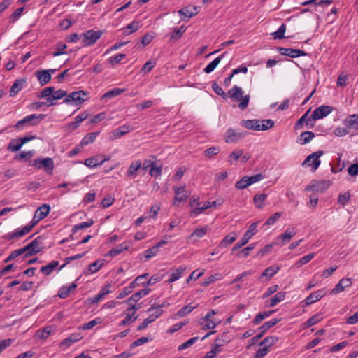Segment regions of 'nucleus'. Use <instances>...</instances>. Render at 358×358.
<instances>
[{"instance_id": "obj_1", "label": "nucleus", "mask_w": 358, "mask_h": 358, "mask_svg": "<svg viewBox=\"0 0 358 358\" xmlns=\"http://www.w3.org/2000/svg\"><path fill=\"white\" fill-rule=\"evenodd\" d=\"M243 93L242 88L237 85H234L228 92V96L231 99L239 102L238 108L241 110H245L248 107L250 99L249 94L243 96Z\"/></svg>"}, {"instance_id": "obj_2", "label": "nucleus", "mask_w": 358, "mask_h": 358, "mask_svg": "<svg viewBox=\"0 0 358 358\" xmlns=\"http://www.w3.org/2000/svg\"><path fill=\"white\" fill-rule=\"evenodd\" d=\"M88 99L87 93L83 91H74L67 94L63 102L66 104L79 106Z\"/></svg>"}, {"instance_id": "obj_3", "label": "nucleus", "mask_w": 358, "mask_h": 358, "mask_svg": "<svg viewBox=\"0 0 358 358\" xmlns=\"http://www.w3.org/2000/svg\"><path fill=\"white\" fill-rule=\"evenodd\" d=\"M324 152L319 150L309 155L303 162L301 166L303 167H310L311 171L315 172L321 164L320 157L322 156Z\"/></svg>"}, {"instance_id": "obj_4", "label": "nucleus", "mask_w": 358, "mask_h": 358, "mask_svg": "<svg viewBox=\"0 0 358 358\" xmlns=\"http://www.w3.org/2000/svg\"><path fill=\"white\" fill-rule=\"evenodd\" d=\"M43 238L38 236L30 243L24 246L23 248L25 252V257L34 255L38 253L43 248Z\"/></svg>"}, {"instance_id": "obj_5", "label": "nucleus", "mask_w": 358, "mask_h": 358, "mask_svg": "<svg viewBox=\"0 0 358 358\" xmlns=\"http://www.w3.org/2000/svg\"><path fill=\"white\" fill-rule=\"evenodd\" d=\"M257 222H253L252 224L250 225L248 229L245 233L241 241L238 243H236L232 248V252L234 251L238 250L242 246L245 245L248 243L250 239L257 232Z\"/></svg>"}, {"instance_id": "obj_6", "label": "nucleus", "mask_w": 358, "mask_h": 358, "mask_svg": "<svg viewBox=\"0 0 358 358\" xmlns=\"http://www.w3.org/2000/svg\"><path fill=\"white\" fill-rule=\"evenodd\" d=\"M101 36L102 32L101 31H94L93 29L88 30L81 34L80 36L82 38L83 45L86 47L94 44Z\"/></svg>"}, {"instance_id": "obj_7", "label": "nucleus", "mask_w": 358, "mask_h": 358, "mask_svg": "<svg viewBox=\"0 0 358 358\" xmlns=\"http://www.w3.org/2000/svg\"><path fill=\"white\" fill-rule=\"evenodd\" d=\"M264 176L262 173H258L249 177L244 176L236 182L235 187L238 189H244L250 185L262 180Z\"/></svg>"}, {"instance_id": "obj_8", "label": "nucleus", "mask_w": 358, "mask_h": 358, "mask_svg": "<svg viewBox=\"0 0 358 358\" xmlns=\"http://www.w3.org/2000/svg\"><path fill=\"white\" fill-rule=\"evenodd\" d=\"M45 115L43 114H32L18 121L15 127L16 129L22 128L24 125H36L38 124L44 117Z\"/></svg>"}, {"instance_id": "obj_9", "label": "nucleus", "mask_w": 358, "mask_h": 358, "mask_svg": "<svg viewBox=\"0 0 358 358\" xmlns=\"http://www.w3.org/2000/svg\"><path fill=\"white\" fill-rule=\"evenodd\" d=\"M32 166L37 169H43L48 174H52L54 169V162L52 158L36 159Z\"/></svg>"}, {"instance_id": "obj_10", "label": "nucleus", "mask_w": 358, "mask_h": 358, "mask_svg": "<svg viewBox=\"0 0 358 358\" xmlns=\"http://www.w3.org/2000/svg\"><path fill=\"white\" fill-rule=\"evenodd\" d=\"M248 133L247 131H236L234 129H229L225 133L224 141L226 143H236L244 138Z\"/></svg>"}, {"instance_id": "obj_11", "label": "nucleus", "mask_w": 358, "mask_h": 358, "mask_svg": "<svg viewBox=\"0 0 358 358\" xmlns=\"http://www.w3.org/2000/svg\"><path fill=\"white\" fill-rule=\"evenodd\" d=\"M330 186L329 181L327 180H312L311 182L305 188L306 191H315L323 192Z\"/></svg>"}, {"instance_id": "obj_12", "label": "nucleus", "mask_w": 358, "mask_h": 358, "mask_svg": "<svg viewBox=\"0 0 358 358\" xmlns=\"http://www.w3.org/2000/svg\"><path fill=\"white\" fill-rule=\"evenodd\" d=\"M215 315H205L200 320V324L203 329H214L218 324L220 323V320H217L213 317Z\"/></svg>"}, {"instance_id": "obj_13", "label": "nucleus", "mask_w": 358, "mask_h": 358, "mask_svg": "<svg viewBox=\"0 0 358 358\" xmlns=\"http://www.w3.org/2000/svg\"><path fill=\"white\" fill-rule=\"evenodd\" d=\"M83 338V336L79 331L73 333L68 338L62 341L59 346L62 350H65L73 343L81 340Z\"/></svg>"}, {"instance_id": "obj_14", "label": "nucleus", "mask_w": 358, "mask_h": 358, "mask_svg": "<svg viewBox=\"0 0 358 358\" xmlns=\"http://www.w3.org/2000/svg\"><path fill=\"white\" fill-rule=\"evenodd\" d=\"M297 230L295 227L287 228L283 234L278 236L277 243L281 245H284L289 243L291 239L296 235Z\"/></svg>"}, {"instance_id": "obj_15", "label": "nucleus", "mask_w": 358, "mask_h": 358, "mask_svg": "<svg viewBox=\"0 0 358 358\" xmlns=\"http://www.w3.org/2000/svg\"><path fill=\"white\" fill-rule=\"evenodd\" d=\"M334 110V108L329 106L322 105L316 108L312 113V119H322L327 117Z\"/></svg>"}, {"instance_id": "obj_16", "label": "nucleus", "mask_w": 358, "mask_h": 358, "mask_svg": "<svg viewBox=\"0 0 358 358\" xmlns=\"http://www.w3.org/2000/svg\"><path fill=\"white\" fill-rule=\"evenodd\" d=\"M278 51L282 55L289 56L292 58H296L300 56H306L307 53L299 49L278 48Z\"/></svg>"}, {"instance_id": "obj_17", "label": "nucleus", "mask_w": 358, "mask_h": 358, "mask_svg": "<svg viewBox=\"0 0 358 358\" xmlns=\"http://www.w3.org/2000/svg\"><path fill=\"white\" fill-rule=\"evenodd\" d=\"M200 8L196 6H187L178 11L180 15H183L187 19H189L199 13Z\"/></svg>"}, {"instance_id": "obj_18", "label": "nucleus", "mask_w": 358, "mask_h": 358, "mask_svg": "<svg viewBox=\"0 0 358 358\" xmlns=\"http://www.w3.org/2000/svg\"><path fill=\"white\" fill-rule=\"evenodd\" d=\"M141 165L142 162L141 160L133 161L129 166L126 176L128 178L134 179L138 175V171L141 169Z\"/></svg>"}, {"instance_id": "obj_19", "label": "nucleus", "mask_w": 358, "mask_h": 358, "mask_svg": "<svg viewBox=\"0 0 358 358\" xmlns=\"http://www.w3.org/2000/svg\"><path fill=\"white\" fill-rule=\"evenodd\" d=\"M30 231V227L24 226L22 229L17 228L13 232L8 233L5 238L10 241L14 238H19L27 234Z\"/></svg>"}, {"instance_id": "obj_20", "label": "nucleus", "mask_w": 358, "mask_h": 358, "mask_svg": "<svg viewBox=\"0 0 358 358\" xmlns=\"http://www.w3.org/2000/svg\"><path fill=\"white\" fill-rule=\"evenodd\" d=\"M326 294L327 292L324 289H321L311 293L308 296L306 297L305 300L306 305H310L319 301L320 299L324 296Z\"/></svg>"}, {"instance_id": "obj_21", "label": "nucleus", "mask_w": 358, "mask_h": 358, "mask_svg": "<svg viewBox=\"0 0 358 358\" xmlns=\"http://www.w3.org/2000/svg\"><path fill=\"white\" fill-rule=\"evenodd\" d=\"M175 198L174 201L182 202L185 201L189 196V193L185 189V186L180 187H175Z\"/></svg>"}, {"instance_id": "obj_22", "label": "nucleus", "mask_w": 358, "mask_h": 358, "mask_svg": "<svg viewBox=\"0 0 358 358\" xmlns=\"http://www.w3.org/2000/svg\"><path fill=\"white\" fill-rule=\"evenodd\" d=\"M240 124L248 129L260 131V121L258 120H243L240 122Z\"/></svg>"}, {"instance_id": "obj_23", "label": "nucleus", "mask_w": 358, "mask_h": 358, "mask_svg": "<svg viewBox=\"0 0 358 358\" xmlns=\"http://www.w3.org/2000/svg\"><path fill=\"white\" fill-rule=\"evenodd\" d=\"M343 124L348 129H355L358 130V114L348 115L343 120Z\"/></svg>"}, {"instance_id": "obj_24", "label": "nucleus", "mask_w": 358, "mask_h": 358, "mask_svg": "<svg viewBox=\"0 0 358 358\" xmlns=\"http://www.w3.org/2000/svg\"><path fill=\"white\" fill-rule=\"evenodd\" d=\"M352 281L350 278H343L336 285V287L331 290V294H338L345 290L346 287H350Z\"/></svg>"}, {"instance_id": "obj_25", "label": "nucleus", "mask_w": 358, "mask_h": 358, "mask_svg": "<svg viewBox=\"0 0 358 358\" xmlns=\"http://www.w3.org/2000/svg\"><path fill=\"white\" fill-rule=\"evenodd\" d=\"M35 75L42 86L48 83L51 80L50 73L45 70H38L35 72Z\"/></svg>"}, {"instance_id": "obj_26", "label": "nucleus", "mask_w": 358, "mask_h": 358, "mask_svg": "<svg viewBox=\"0 0 358 358\" xmlns=\"http://www.w3.org/2000/svg\"><path fill=\"white\" fill-rule=\"evenodd\" d=\"M217 204L216 201H208L206 203H204L203 206H201L200 203H198V206L193 210L190 212V215L192 216H196L201 213L203 212V210L208 209L211 207H215Z\"/></svg>"}, {"instance_id": "obj_27", "label": "nucleus", "mask_w": 358, "mask_h": 358, "mask_svg": "<svg viewBox=\"0 0 358 358\" xmlns=\"http://www.w3.org/2000/svg\"><path fill=\"white\" fill-rule=\"evenodd\" d=\"M25 84V79L16 80L10 89V96L11 97L15 96L22 89Z\"/></svg>"}, {"instance_id": "obj_28", "label": "nucleus", "mask_w": 358, "mask_h": 358, "mask_svg": "<svg viewBox=\"0 0 358 358\" xmlns=\"http://www.w3.org/2000/svg\"><path fill=\"white\" fill-rule=\"evenodd\" d=\"M50 206L48 204H43L35 212L36 217L38 220H42L50 213Z\"/></svg>"}, {"instance_id": "obj_29", "label": "nucleus", "mask_w": 358, "mask_h": 358, "mask_svg": "<svg viewBox=\"0 0 358 358\" xmlns=\"http://www.w3.org/2000/svg\"><path fill=\"white\" fill-rule=\"evenodd\" d=\"M237 238V234L235 232H231L227 234L219 243L218 248H224L231 244L234 241H236Z\"/></svg>"}, {"instance_id": "obj_30", "label": "nucleus", "mask_w": 358, "mask_h": 358, "mask_svg": "<svg viewBox=\"0 0 358 358\" xmlns=\"http://www.w3.org/2000/svg\"><path fill=\"white\" fill-rule=\"evenodd\" d=\"M77 287V285L74 282L71 283L69 285H64L61 287L58 292V296L62 299L66 298L70 292L74 290Z\"/></svg>"}, {"instance_id": "obj_31", "label": "nucleus", "mask_w": 358, "mask_h": 358, "mask_svg": "<svg viewBox=\"0 0 358 358\" xmlns=\"http://www.w3.org/2000/svg\"><path fill=\"white\" fill-rule=\"evenodd\" d=\"M227 54V52H224L222 55H220L219 57H216L213 61H212L210 63H209L203 69V71L206 73H210L213 72L219 63L221 62L222 58L224 57V55Z\"/></svg>"}, {"instance_id": "obj_32", "label": "nucleus", "mask_w": 358, "mask_h": 358, "mask_svg": "<svg viewBox=\"0 0 358 358\" xmlns=\"http://www.w3.org/2000/svg\"><path fill=\"white\" fill-rule=\"evenodd\" d=\"M130 131V126L129 125H122L115 129L113 133V138L118 139L122 137L123 135L129 133Z\"/></svg>"}, {"instance_id": "obj_33", "label": "nucleus", "mask_w": 358, "mask_h": 358, "mask_svg": "<svg viewBox=\"0 0 358 358\" xmlns=\"http://www.w3.org/2000/svg\"><path fill=\"white\" fill-rule=\"evenodd\" d=\"M315 137V134L312 131H304L302 132L298 140L297 143L301 145H304L308 143H309L310 141H312Z\"/></svg>"}, {"instance_id": "obj_34", "label": "nucleus", "mask_w": 358, "mask_h": 358, "mask_svg": "<svg viewBox=\"0 0 358 358\" xmlns=\"http://www.w3.org/2000/svg\"><path fill=\"white\" fill-rule=\"evenodd\" d=\"M186 270V267L184 266H180L178 268L172 271L171 273V278L169 279V282H173L178 279H180L182 276V273Z\"/></svg>"}, {"instance_id": "obj_35", "label": "nucleus", "mask_w": 358, "mask_h": 358, "mask_svg": "<svg viewBox=\"0 0 358 358\" xmlns=\"http://www.w3.org/2000/svg\"><path fill=\"white\" fill-rule=\"evenodd\" d=\"M98 134L99 132H92L87 134L80 141V147L83 148L85 145L92 143L95 141Z\"/></svg>"}, {"instance_id": "obj_36", "label": "nucleus", "mask_w": 358, "mask_h": 358, "mask_svg": "<svg viewBox=\"0 0 358 358\" xmlns=\"http://www.w3.org/2000/svg\"><path fill=\"white\" fill-rule=\"evenodd\" d=\"M59 266L58 261H52L48 265L42 266L41 268V272L43 273L45 275H49L52 273L53 270Z\"/></svg>"}, {"instance_id": "obj_37", "label": "nucleus", "mask_w": 358, "mask_h": 358, "mask_svg": "<svg viewBox=\"0 0 358 358\" xmlns=\"http://www.w3.org/2000/svg\"><path fill=\"white\" fill-rule=\"evenodd\" d=\"M280 270L279 266H271L268 267L266 269H265L263 273H262L259 278H262L263 277H268L269 279L271 278L275 274H276L278 271Z\"/></svg>"}, {"instance_id": "obj_38", "label": "nucleus", "mask_w": 358, "mask_h": 358, "mask_svg": "<svg viewBox=\"0 0 358 358\" xmlns=\"http://www.w3.org/2000/svg\"><path fill=\"white\" fill-rule=\"evenodd\" d=\"M150 289L148 288H144L134 294L129 299V301L137 302L143 296H145L150 292Z\"/></svg>"}, {"instance_id": "obj_39", "label": "nucleus", "mask_w": 358, "mask_h": 358, "mask_svg": "<svg viewBox=\"0 0 358 358\" xmlns=\"http://www.w3.org/2000/svg\"><path fill=\"white\" fill-rule=\"evenodd\" d=\"M208 227L207 226L200 228H196L194 230V231L189 235L187 238L188 239H191L196 236L198 238L203 237L207 231H208Z\"/></svg>"}, {"instance_id": "obj_40", "label": "nucleus", "mask_w": 358, "mask_h": 358, "mask_svg": "<svg viewBox=\"0 0 358 358\" xmlns=\"http://www.w3.org/2000/svg\"><path fill=\"white\" fill-rule=\"evenodd\" d=\"M138 29L139 22L136 21H133L132 22L129 24L125 28L123 29V34L127 36L136 31Z\"/></svg>"}, {"instance_id": "obj_41", "label": "nucleus", "mask_w": 358, "mask_h": 358, "mask_svg": "<svg viewBox=\"0 0 358 358\" xmlns=\"http://www.w3.org/2000/svg\"><path fill=\"white\" fill-rule=\"evenodd\" d=\"M128 248V245L124 243L119 244L115 248L111 249L108 252V255L113 257H116L118 255H120L123 250H127Z\"/></svg>"}, {"instance_id": "obj_42", "label": "nucleus", "mask_w": 358, "mask_h": 358, "mask_svg": "<svg viewBox=\"0 0 358 358\" xmlns=\"http://www.w3.org/2000/svg\"><path fill=\"white\" fill-rule=\"evenodd\" d=\"M124 89L113 88V90L106 92L101 97V99H110L117 96H119L124 92Z\"/></svg>"}, {"instance_id": "obj_43", "label": "nucleus", "mask_w": 358, "mask_h": 358, "mask_svg": "<svg viewBox=\"0 0 358 358\" xmlns=\"http://www.w3.org/2000/svg\"><path fill=\"white\" fill-rule=\"evenodd\" d=\"M285 298V292H278L270 299L269 306L273 307L280 301H283Z\"/></svg>"}, {"instance_id": "obj_44", "label": "nucleus", "mask_w": 358, "mask_h": 358, "mask_svg": "<svg viewBox=\"0 0 358 358\" xmlns=\"http://www.w3.org/2000/svg\"><path fill=\"white\" fill-rule=\"evenodd\" d=\"M315 257V253L311 252L308 254L307 255L303 257L299 260H298L294 266L296 268H301L302 266L305 265L306 264L308 263L313 257Z\"/></svg>"}, {"instance_id": "obj_45", "label": "nucleus", "mask_w": 358, "mask_h": 358, "mask_svg": "<svg viewBox=\"0 0 358 358\" xmlns=\"http://www.w3.org/2000/svg\"><path fill=\"white\" fill-rule=\"evenodd\" d=\"M266 198L267 194H255L253 198V201L259 209H262L263 208V202Z\"/></svg>"}, {"instance_id": "obj_46", "label": "nucleus", "mask_w": 358, "mask_h": 358, "mask_svg": "<svg viewBox=\"0 0 358 358\" xmlns=\"http://www.w3.org/2000/svg\"><path fill=\"white\" fill-rule=\"evenodd\" d=\"M107 159H105L101 162H98L97 159L96 157H90L85 159L84 164L85 166L90 167V168H94L97 166L103 164V163L106 161Z\"/></svg>"}, {"instance_id": "obj_47", "label": "nucleus", "mask_w": 358, "mask_h": 358, "mask_svg": "<svg viewBox=\"0 0 358 358\" xmlns=\"http://www.w3.org/2000/svg\"><path fill=\"white\" fill-rule=\"evenodd\" d=\"M280 320L274 318L268 322H265L262 326L258 328L257 331H262V333H266L270 328L275 326Z\"/></svg>"}, {"instance_id": "obj_48", "label": "nucleus", "mask_w": 358, "mask_h": 358, "mask_svg": "<svg viewBox=\"0 0 358 358\" xmlns=\"http://www.w3.org/2000/svg\"><path fill=\"white\" fill-rule=\"evenodd\" d=\"M94 224V221L92 220H89L87 222H83L76 224L73 226L72 229L73 233H76L80 229H86L90 227Z\"/></svg>"}, {"instance_id": "obj_49", "label": "nucleus", "mask_w": 358, "mask_h": 358, "mask_svg": "<svg viewBox=\"0 0 358 358\" xmlns=\"http://www.w3.org/2000/svg\"><path fill=\"white\" fill-rule=\"evenodd\" d=\"M101 322V318H99V317L96 318V319L91 320L89 322L85 323L82 326L79 327L78 330L90 329Z\"/></svg>"}, {"instance_id": "obj_50", "label": "nucleus", "mask_w": 358, "mask_h": 358, "mask_svg": "<svg viewBox=\"0 0 358 358\" xmlns=\"http://www.w3.org/2000/svg\"><path fill=\"white\" fill-rule=\"evenodd\" d=\"M222 351V345L215 344L210 351L206 353L205 358H215L216 355Z\"/></svg>"}, {"instance_id": "obj_51", "label": "nucleus", "mask_w": 358, "mask_h": 358, "mask_svg": "<svg viewBox=\"0 0 358 358\" xmlns=\"http://www.w3.org/2000/svg\"><path fill=\"white\" fill-rule=\"evenodd\" d=\"M278 341V338L276 336H268L265 338L260 343L259 345H264L267 346L268 348H269L271 346L274 345L275 343H277Z\"/></svg>"}, {"instance_id": "obj_52", "label": "nucleus", "mask_w": 358, "mask_h": 358, "mask_svg": "<svg viewBox=\"0 0 358 358\" xmlns=\"http://www.w3.org/2000/svg\"><path fill=\"white\" fill-rule=\"evenodd\" d=\"M162 171V166L160 164L159 166H157L156 164V162L154 163V164L152 166V167L150 169L149 174L152 177H158L161 176Z\"/></svg>"}, {"instance_id": "obj_53", "label": "nucleus", "mask_w": 358, "mask_h": 358, "mask_svg": "<svg viewBox=\"0 0 358 358\" xmlns=\"http://www.w3.org/2000/svg\"><path fill=\"white\" fill-rule=\"evenodd\" d=\"M159 315H150L148 318L143 320V322L138 327L137 329L140 331L145 329L149 324L155 321V319H157Z\"/></svg>"}, {"instance_id": "obj_54", "label": "nucleus", "mask_w": 358, "mask_h": 358, "mask_svg": "<svg viewBox=\"0 0 358 358\" xmlns=\"http://www.w3.org/2000/svg\"><path fill=\"white\" fill-rule=\"evenodd\" d=\"M22 143L21 141L18 140L12 141L8 145L7 149L10 152H17L18 151L22 146Z\"/></svg>"}, {"instance_id": "obj_55", "label": "nucleus", "mask_w": 358, "mask_h": 358, "mask_svg": "<svg viewBox=\"0 0 358 358\" xmlns=\"http://www.w3.org/2000/svg\"><path fill=\"white\" fill-rule=\"evenodd\" d=\"M255 248V243H251L243 250L238 252L237 256L238 257H247L250 255V252Z\"/></svg>"}, {"instance_id": "obj_56", "label": "nucleus", "mask_w": 358, "mask_h": 358, "mask_svg": "<svg viewBox=\"0 0 358 358\" xmlns=\"http://www.w3.org/2000/svg\"><path fill=\"white\" fill-rule=\"evenodd\" d=\"M274 126V122L272 120H262L260 121V131H266Z\"/></svg>"}, {"instance_id": "obj_57", "label": "nucleus", "mask_w": 358, "mask_h": 358, "mask_svg": "<svg viewBox=\"0 0 358 358\" xmlns=\"http://www.w3.org/2000/svg\"><path fill=\"white\" fill-rule=\"evenodd\" d=\"M285 31L286 25L285 24H282L278 29L275 32L273 33L272 35L273 36L274 38L282 39L285 37Z\"/></svg>"}, {"instance_id": "obj_58", "label": "nucleus", "mask_w": 358, "mask_h": 358, "mask_svg": "<svg viewBox=\"0 0 358 358\" xmlns=\"http://www.w3.org/2000/svg\"><path fill=\"white\" fill-rule=\"evenodd\" d=\"M125 57H126L125 54L120 53L114 57H110L108 60L110 64L114 66V65L119 64Z\"/></svg>"}, {"instance_id": "obj_59", "label": "nucleus", "mask_w": 358, "mask_h": 358, "mask_svg": "<svg viewBox=\"0 0 358 358\" xmlns=\"http://www.w3.org/2000/svg\"><path fill=\"white\" fill-rule=\"evenodd\" d=\"M23 10V8L16 9L9 17V22L10 23L15 22L22 15Z\"/></svg>"}, {"instance_id": "obj_60", "label": "nucleus", "mask_w": 358, "mask_h": 358, "mask_svg": "<svg viewBox=\"0 0 358 358\" xmlns=\"http://www.w3.org/2000/svg\"><path fill=\"white\" fill-rule=\"evenodd\" d=\"M212 89L217 94L221 96L224 99L227 98V94L223 91L222 87L217 83H213Z\"/></svg>"}, {"instance_id": "obj_61", "label": "nucleus", "mask_w": 358, "mask_h": 358, "mask_svg": "<svg viewBox=\"0 0 358 358\" xmlns=\"http://www.w3.org/2000/svg\"><path fill=\"white\" fill-rule=\"evenodd\" d=\"M186 31V27L185 26H181L180 28L174 29L171 38L178 39L182 37V34Z\"/></svg>"}, {"instance_id": "obj_62", "label": "nucleus", "mask_w": 358, "mask_h": 358, "mask_svg": "<svg viewBox=\"0 0 358 358\" xmlns=\"http://www.w3.org/2000/svg\"><path fill=\"white\" fill-rule=\"evenodd\" d=\"M54 87H48L44 88L38 95V98H46V97H50V96L52 95V93L54 92Z\"/></svg>"}, {"instance_id": "obj_63", "label": "nucleus", "mask_w": 358, "mask_h": 358, "mask_svg": "<svg viewBox=\"0 0 358 358\" xmlns=\"http://www.w3.org/2000/svg\"><path fill=\"white\" fill-rule=\"evenodd\" d=\"M350 193L345 192L343 194H340L338 196V203L341 206H344L348 201L350 200Z\"/></svg>"}, {"instance_id": "obj_64", "label": "nucleus", "mask_w": 358, "mask_h": 358, "mask_svg": "<svg viewBox=\"0 0 358 358\" xmlns=\"http://www.w3.org/2000/svg\"><path fill=\"white\" fill-rule=\"evenodd\" d=\"M159 251V248L154 245L153 247L145 250L144 255L146 259H150L155 257Z\"/></svg>"}]
</instances>
